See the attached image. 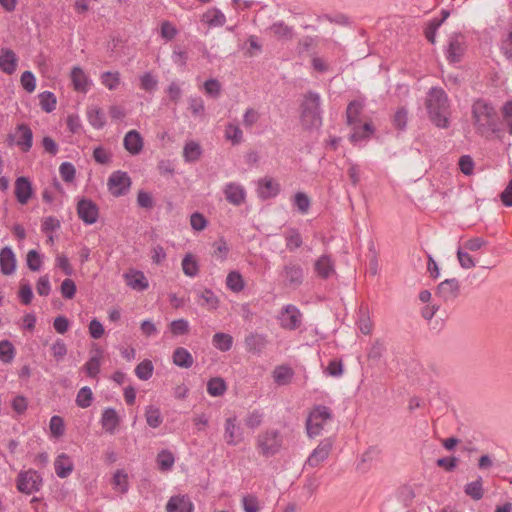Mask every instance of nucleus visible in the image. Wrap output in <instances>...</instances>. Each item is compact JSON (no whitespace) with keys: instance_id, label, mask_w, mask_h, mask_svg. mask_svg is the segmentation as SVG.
Listing matches in <instances>:
<instances>
[{"instance_id":"f257e3e1","label":"nucleus","mask_w":512,"mask_h":512,"mask_svg":"<svg viewBox=\"0 0 512 512\" xmlns=\"http://www.w3.org/2000/svg\"><path fill=\"white\" fill-rule=\"evenodd\" d=\"M472 119L476 132L488 138L496 135L501 138L503 129L502 123L495 108L483 99L476 100L472 105Z\"/></svg>"},{"instance_id":"f03ea898","label":"nucleus","mask_w":512,"mask_h":512,"mask_svg":"<svg viewBox=\"0 0 512 512\" xmlns=\"http://www.w3.org/2000/svg\"><path fill=\"white\" fill-rule=\"evenodd\" d=\"M426 108L431 122L438 128L449 127V98L440 87H432L427 93Z\"/></svg>"},{"instance_id":"7ed1b4c3","label":"nucleus","mask_w":512,"mask_h":512,"mask_svg":"<svg viewBox=\"0 0 512 512\" xmlns=\"http://www.w3.org/2000/svg\"><path fill=\"white\" fill-rule=\"evenodd\" d=\"M321 98L317 92L308 91L300 105V122L305 130L318 128L322 125L320 108Z\"/></svg>"},{"instance_id":"20e7f679","label":"nucleus","mask_w":512,"mask_h":512,"mask_svg":"<svg viewBox=\"0 0 512 512\" xmlns=\"http://www.w3.org/2000/svg\"><path fill=\"white\" fill-rule=\"evenodd\" d=\"M284 438L277 429H266L256 438V448L260 455L265 458L275 456L282 449Z\"/></svg>"},{"instance_id":"39448f33","label":"nucleus","mask_w":512,"mask_h":512,"mask_svg":"<svg viewBox=\"0 0 512 512\" xmlns=\"http://www.w3.org/2000/svg\"><path fill=\"white\" fill-rule=\"evenodd\" d=\"M332 419L330 408L324 405L315 406L306 419L307 435L314 438L323 430V426L327 420Z\"/></svg>"},{"instance_id":"423d86ee","label":"nucleus","mask_w":512,"mask_h":512,"mask_svg":"<svg viewBox=\"0 0 512 512\" xmlns=\"http://www.w3.org/2000/svg\"><path fill=\"white\" fill-rule=\"evenodd\" d=\"M43 484L42 476L36 470L29 469L21 471L16 480V487L19 492L32 494L38 492Z\"/></svg>"},{"instance_id":"0eeeda50","label":"nucleus","mask_w":512,"mask_h":512,"mask_svg":"<svg viewBox=\"0 0 512 512\" xmlns=\"http://www.w3.org/2000/svg\"><path fill=\"white\" fill-rule=\"evenodd\" d=\"M280 277L283 279L285 286L295 289L304 282V269L298 262L289 260L280 271Z\"/></svg>"},{"instance_id":"6e6552de","label":"nucleus","mask_w":512,"mask_h":512,"mask_svg":"<svg viewBox=\"0 0 512 512\" xmlns=\"http://www.w3.org/2000/svg\"><path fill=\"white\" fill-rule=\"evenodd\" d=\"M131 184L132 181L128 173L121 170L112 172L107 181L108 190L115 197L126 195Z\"/></svg>"},{"instance_id":"1a4fd4ad","label":"nucleus","mask_w":512,"mask_h":512,"mask_svg":"<svg viewBox=\"0 0 512 512\" xmlns=\"http://www.w3.org/2000/svg\"><path fill=\"white\" fill-rule=\"evenodd\" d=\"M466 51L464 36L461 33H454L449 37L447 49L445 50L446 59L450 64L459 63Z\"/></svg>"},{"instance_id":"9d476101","label":"nucleus","mask_w":512,"mask_h":512,"mask_svg":"<svg viewBox=\"0 0 512 512\" xmlns=\"http://www.w3.org/2000/svg\"><path fill=\"white\" fill-rule=\"evenodd\" d=\"M279 321L283 329L296 330L302 324V313L295 305L287 304L281 310Z\"/></svg>"},{"instance_id":"9b49d317","label":"nucleus","mask_w":512,"mask_h":512,"mask_svg":"<svg viewBox=\"0 0 512 512\" xmlns=\"http://www.w3.org/2000/svg\"><path fill=\"white\" fill-rule=\"evenodd\" d=\"M77 214L86 225H92L98 220L99 208L91 199L82 198L77 203Z\"/></svg>"},{"instance_id":"f8f14e48","label":"nucleus","mask_w":512,"mask_h":512,"mask_svg":"<svg viewBox=\"0 0 512 512\" xmlns=\"http://www.w3.org/2000/svg\"><path fill=\"white\" fill-rule=\"evenodd\" d=\"M332 445L333 442L331 438L323 439L307 458L304 464V468L306 466L312 468L318 467L322 462H324L328 458L332 449Z\"/></svg>"},{"instance_id":"ddd939ff","label":"nucleus","mask_w":512,"mask_h":512,"mask_svg":"<svg viewBox=\"0 0 512 512\" xmlns=\"http://www.w3.org/2000/svg\"><path fill=\"white\" fill-rule=\"evenodd\" d=\"M435 294L444 302L453 301L460 295V283L456 278L445 279L438 284Z\"/></svg>"},{"instance_id":"4468645a","label":"nucleus","mask_w":512,"mask_h":512,"mask_svg":"<svg viewBox=\"0 0 512 512\" xmlns=\"http://www.w3.org/2000/svg\"><path fill=\"white\" fill-rule=\"evenodd\" d=\"M236 416L225 420L224 440L229 446H237L244 439L243 430L236 423Z\"/></svg>"},{"instance_id":"2eb2a0df","label":"nucleus","mask_w":512,"mask_h":512,"mask_svg":"<svg viewBox=\"0 0 512 512\" xmlns=\"http://www.w3.org/2000/svg\"><path fill=\"white\" fill-rule=\"evenodd\" d=\"M14 194H15L16 200L20 204L25 205L28 203V201L31 199V197L34 194L32 183L28 177L20 176V177L16 178Z\"/></svg>"},{"instance_id":"dca6fc26","label":"nucleus","mask_w":512,"mask_h":512,"mask_svg":"<svg viewBox=\"0 0 512 512\" xmlns=\"http://www.w3.org/2000/svg\"><path fill=\"white\" fill-rule=\"evenodd\" d=\"M16 146L24 153L30 151L33 146V132L30 126L26 123H21L16 126Z\"/></svg>"},{"instance_id":"f3484780","label":"nucleus","mask_w":512,"mask_h":512,"mask_svg":"<svg viewBox=\"0 0 512 512\" xmlns=\"http://www.w3.org/2000/svg\"><path fill=\"white\" fill-rule=\"evenodd\" d=\"M225 199L234 206H240L245 202L246 191L244 187L235 182H229L224 188Z\"/></svg>"},{"instance_id":"a211bd4d","label":"nucleus","mask_w":512,"mask_h":512,"mask_svg":"<svg viewBox=\"0 0 512 512\" xmlns=\"http://www.w3.org/2000/svg\"><path fill=\"white\" fill-rule=\"evenodd\" d=\"M167 512H193L194 505L188 495L172 496L166 504Z\"/></svg>"},{"instance_id":"6ab92c4d","label":"nucleus","mask_w":512,"mask_h":512,"mask_svg":"<svg viewBox=\"0 0 512 512\" xmlns=\"http://www.w3.org/2000/svg\"><path fill=\"white\" fill-rule=\"evenodd\" d=\"M314 271L321 279H328L335 273V263L330 255L320 256L314 263Z\"/></svg>"},{"instance_id":"aec40b11","label":"nucleus","mask_w":512,"mask_h":512,"mask_svg":"<svg viewBox=\"0 0 512 512\" xmlns=\"http://www.w3.org/2000/svg\"><path fill=\"white\" fill-rule=\"evenodd\" d=\"M18 58L10 48L0 49V70L8 75L13 74L17 69Z\"/></svg>"},{"instance_id":"412c9836","label":"nucleus","mask_w":512,"mask_h":512,"mask_svg":"<svg viewBox=\"0 0 512 512\" xmlns=\"http://www.w3.org/2000/svg\"><path fill=\"white\" fill-rule=\"evenodd\" d=\"M16 256L12 248L5 246L0 250V269L4 275H11L16 270Z\"/></svg>"},{"instance_id":"4be33fe9","label":"nucleus","mask_w":512,"mask_h":512,"mask_svg":"<svg viewBox=\"0 0 512 512\" xmlns=\"http://www.w3.org/2000/svg\"><path fill=\"white\" fill-rule=\"evenodd\" d=\"M120 421V417L114 408L107 407L103 410L100 423L107 433L114 434Z\"/></svg>"},{"instance_id":"5701e85b","label":"nucleus","mask_w":512,"mask_h":512,"mask_svg":"<svg viewBox=\"0 0 512 512\" xmlns=\"http://www.w3.org/2000/svg\"><path fill=\"white\" fill-rule=\"evenodd\" d=\"M123 145L130 154L137 155L143 148V138L138 131L130 130L124 136Z\"/></svg>"},{"instance_id":"b1692460","label":"nucleus","mask_w":512,"mask_h":512,"mask_svg":"<svg viewBox=\"0 0 512 512\" xmlns=\"http://www.w3.org/2000/svg\"><path fill=\"white\" fill-rule=\"evenodd\" d=\"M70 76L75 91L82 93L88 91L90 80L81 67H73Z\"/></svg>"},{"instance_id":"393cba45","label":"nucleus","mask_w":512,"mask_h":512,"mask_svg":"<svg viewBox=\"0 0 512 512\" xmlns=\"http://www.w3.org/2000/svg\"><path fill=\"white\" fill-rule=\"evenodd\" d=\"M125 279L127 285L130 286L132 289L144 291L149 287L148 280L142 271L135 270L131 271L130 273H126Z\"/></svg>"},{"instance_id":"a878e982","label":"nucleus","mask_w":512,"mask_h":512,"mask_svg":"<svg viewBox=\"0 0 512 512\" xmlns=\"http://www.w3.org/2000/svg\"><path fill=\"white\" fill-rule=\"evenodd\" d=\"M173 364L180 368L189 369L194 363L192 354L184 347H178L172 355Z\"/></svg>"},{"instance_id":"bb28decb","label":"nucleus","mask_w":512,"mask_h":512,"mask_svg":"<svg viewBox=\"0 0 512 512\" xmlns=\"http://www.w3.org/2000/svg\"><path fill=\"white\" fill-rule=\"evenodd\" d=\"M87 118L90 125L95 129H102L106 125V116L101 108L91 105L87 108Z\"/></svg>"},{"instance_id":"cd10ccee","label":"nucleus","mask_w":512,"mask_h":512,"mask_svg":"<svg viewBox=\"0 0 512 512\" xmlns=\"http://www.w3.org/2000/svg\"><path fill=\"white\" fill-rule=\"evenodd\" d=\"M266 344V337L262 334H250L245 338L246 349L253 354H261Z\"/></svg>"},{"instance_id":"c85d7f7f","label":"nucleus","mask_w":512,"mask_h":512,"mask_svg":"<svg viewBox=\"0 0 512 512\" xmlns=\"http://www.w3.org/2000/svg\"><path fill=\"white\" fill-rule=\"evenodd\" d=\"M196 302L208 310H215L219 306V299L211 289H205L198 293Z\"/></svg>"},{"instance_id":"c756f323","label":"nucleus","mask_w":512,"mask_h":512,"mask_svg":"<svg viewBox=\"0 0 512 512\" xmlns=\"http://www.w3.org/2000/svg\"><path fill=\"white\" fill-rule=\"evenodd\" d=\"M54 468L56 475L59 478H66L73 471V463L70 461L68 455L62 453L56 458L54 462Z\"/></svg>"},{"instance_id":"7c9ffc66","label":"nucleus","mask_w":512,"mask_h":512,"mask_svg":"<svg viewBox=\"0 0 512 512\" xmlns=\"http://www.w3.org/2000/svg\"><path fill=\"white\" fill-rule=\"evenodd\" d=\"M269 30L278 40L289 41L294 37L293 27L286 25L283 21L274 22Z\"/></svg>"},{"instance_id":"2f4dec72","label":"nucleus","mask_w":512,"mask_h":512,"mask_svg":"<svg viewBox=\"0 0 512 512\" xmlns=\"http://www.w3.org/2000/svg\"><path fill=\"white\" fill-rule=\"evenodd\" d=\"M279 193V185L275 184L272 179L264 178L259 181L258 194L259 197L266 200L275 197Z\"/></svg>"},{"instance_id":"473e14b6","label":"nucleus","mask_w":512,"mask_h":512,"mask_svg":"<svg viewBox=\"0 0 512 512\" xmlns=\"http://www.w3.org/2000/svg\"><path fill=\"white\" fill-rule=\"evenodd\" d=\"M375 132V128L370 122L364 123L362 126L353 125V133L350 135V141L357 143L371 137Z\"/></svg>"},{"instance_id":"72a5a7b5","label":"nucleus","mask_w":512,"mask_h":512,"mask_svg":"<svg viewBox=\"0 0 512 512\" xmlns=\"http://www.w3.org/2000/svg\"><path fill=\"white\" fill-rule=\"evenodd\" d=\"M286 248L293 252L303 244L302 236L297 228H289L284 233Z\"/></svg>"},{"instance_id":"f704fd0d","label":"nucleus","mask_w":512,"mask_h":512,"mask_svg":"<svg viewBox=\"0 0 512 512\" xmlns=\"http://www.w3.org/2000/svg\"><path fill=\"white\" fill-rule=\"evenodd\" d=\"M464 492L475 501L481 500L484 496L482 477L479 476L475 481L467 483L464 487Z\"/></svg>"},{"instance_id":"c9c22d12","label":"nucleus","mask_w":512,"mask_h":512,"mask_svg":"<svg viewBox=\"0 0 512 512\" xmlns=\"http://www.w3.org/2000/svg\"><path fill=\"white\" fill-rule=\"evenodd\" d=\"M102 350L96 349V354L85 363L84 370L88 377L96 378L100 372Z\"/></svg>"},{"instance_id":"e433bc0d","label":"nucleus","mask_w":512,"mask_h":512,"mask_svg":"<svg viewBox=\"0 0 512 512\" xmlns=\"http://www.w3.org/2000/svg\"><path fill=\"white\" fill-rule=\"evenodd\" d=\"M363 107V103L358 100H353L348 104L346 109V118L348 125L353 126L360 122L359 115L361 114Z\"/></svg>"},{"instance_id":"4c0bfd02","label":"nucleus","mask_w":512,"mask_h":512,"mask_svg":"<svg viewBox=\"0 0 512 512\" xmlns=\"http://www.w3.org/2000/svg\"><path fill=\"white\" fill-rule=\"evenodd\" d=\"M212 344L216 349L227 352L232 348L233 337L223 332H217L212 337Z\"/></svg>"},{"instance_id":"58836bf2","label":"nucleus","mask_w":512,"mask_h":512,"mask_svg":"<svg viewBox=\"0 0 512 512\" xmlns=\"http://www.w3.org/2000/svg\"><path fill=\"white\" fill-rule=\"evenodd\" d=\"M227 390L226 382L221 377H213L207 382V392L210 396H222Z\"/></svg>"},{"instance_id":"ea45409f","label":"nucleus","mask_w":512,"mask_h":512,"mask_svg":"<svg viewBox=\"0 0 512 512\" xmlns=\"http://www.w3.org/2000/svg\"><path fill=\"white\" fill-rule=\"evenodd\" d=\"M294 375L292 368L289 366H277L273 371V378L278 385H285L290 382Z\"/></svg>"},{"instance_id":"a19ab883","label":"nucleus","mask_w":512,"mask_h":512,"mask_svg":"<svg viewBox=\"0 0 512 512\" xmlns=\"http://www.w3.org/2000/svg\"><path fill=\"white\" fill-rule=\"evenodd\" d=\"M226 286L232 292L238 293L244 289L245 283L238 271H231L226 277Z\"/></svg>"},{"instance_id":"79ce46f5","label":"nucleus","mask_w":512,"mask_h":512,"mask_svg":"<svg viewBox=\"0 0 512 512\" xmlns=\"http://www.w3.org/2000/svg\"><path fill=\"white\" fill-rule=\"evenodd\" d=\"M41 109L46 113H51L56 109L57 99L54 93L44 91L39 94Z\"/></svg>"},{"instance_id":"37998d69","label":"nucleus","mask_w":512,"mask_h":512,"mask_svg":"<svg viewBox=\"0 0 512 512\" xmlns=\"http://www.w3.org/2000/svg\"><path fill=\"white\" fill-rule=\"evenodd\" d=\"M202 150L198 143L190 141L185 144L183 149V157L186 162H195L201 156Z\"/></svg>"},{"instance_id":"c03bdc74","label":"nucleus","mask_w":512,"mask_h":512,"mask_svg":"<svg viewBox=\"0 0 512 512\" xmlns=\"http://www.w3.org/2000/svg\"><path fill=\"white\" fill-rule=\"evenodd\" d=\"M93 399L91 388L84 386L78 391L75 402L78 407L85 409L91 406Z\"/></svg>"},{"instance_id":"a18cd8bd","label":"nucleus","mask_w":512,"mask_h":512,"mask_svg":"<svg viewBox=\"0 0 512 512\" xmlns=\"http://www.w3.org/2000/svg\"><path fill=\"white\" fill-rule=\"evenodd\" d=\"M154 371V366L151 360L144 359L135 368L136 376L143 381L149 380Z\"/></svg>"},{"instance_id":"49530a36","label":"nucleus","mask_w":512,"mask_h":512,"mask_svg":"<svg viewBox=\"0 0 512 512\" xmlns=\"http://www.w3.org/2000/svg\"><path fill=\"white\" fill-rule=\"evenodd\" d=\"M145 417H146L147 424L151 428L159 427L163 421V417L161 415L160 409L153 405H150L146 408Z\"/></svg>"},{"instance_id":"de8ad7c7","label":"nucleus","mask_w":512,"mask_h":512,"mask_svg":"<svg viewBox=\"0 0 512 512\" xmlns=\"http://www.w3.org/2000/svg\"><path fill=\"white\" fill-rule=\"evenodd\" d=\"M182 269L186 276L195 277L199 272L198 262L192 254H186L182 259Z\"/></svg>"},{"instance_id":"09e8293b","label":"nucleus","mask_w":512,"mask_h":512,"mask_svg":"<svg viewBox=\"0 0 512 512\" xmlns=\"http://www.w3.org/2000/svg\"><path fill=\"white\" fill-rule=\"evenodd\" d=\"M102 84L109 90H116L120 84V73L118 71H106L101 74Z\"/></svg>"},{"instance_id":"8fccbe9b","label":"nucleus","mask_w":512,"mask_h":512,"mask_svg":"<svg viewBox=\"0 0 512 512\" xmlns=\"http://www.w3.org/2000/svg\"><path fill=\"white\" fill-rule=\"evenodd\" d=\"M175 462L174 455L168 450H162L157 455V464L161 471L170 470Z\"/></svg>"},{"instance_id":"3c124183","label":"nucleus","mask_w":512,"mask_h":512,"mask_svg":"<svg viewBox=\"0 0 512 512\" xmlns=\"http://www.w3.org/2000/svg\"><path fill=\"white\" fill-rule=\"evenodd\" d=\"M169 330L173 336L187 335L190 331L189 322L183 318L173 320L169 324Z\"/></svg>"},{"instance_id":"603ef678","label":"nucleus","mask_w":512,"mask_h":512,"mask_svg":"<svg viewBox=\"0 0 512 512\" xmlns=\"http://www.w3.org/2000/svg\"><path fill=\"white\" fill-rule=\"evenodd\" d=\"M15 357V347L8 340L0 342V360L3 363H11Z\"/></svg>"},{"instance_id":"864d4df0","label":"nucleus","mask_w":512,"mask_h":512,"mask_svg":"<svg viewBox=\"0 0 512 512\" xmlns=\"http://www.w3.org/2000/svg\"><path fill=\"white\" fill-rule=\"evenodd\" d=\"M263 419L264 413L259 409H255L251 412H248L244 419V423L249 429L254 430L262 424Z\"/></svg>"},{"instance_id":"5fc2aeb1","label":"nucleus","mask_w":512,"mask_h":512,"mask_svg":"<svg viewBox=\"0 0 512 512\" xmlns=\"http://www.w3.org/2000/svg\"><path fill=\"white\" fill-rule=\"evenodd\" d=\"M407 121L408 110L405 107L398 108L392 119L394 128L400 131H404L407 126Z\"/></svg>"},{"instance_id":"6e6d98bb","label":"nucleus","mask_w":512,"mask_h":512,"mask_svg":"<svg viewBox=\"0 0 512 512\" xmlns=\"http://www.w3.org/2000/svg\"><path fill=\"white\" fill-rule=\"evenodd\" d=\"M241 502L244 512L260 511L259 500L254 494H247L243 496Z\"/></svg>"},{"instance_id":"4d7b16f0","label":"nucleus","mask_w":512,"mask_h":512,"mask_svg":"<svg viewBox=\"0 0 512 512\" xmlns=\"http://www.w3.org/2000/svg\"><path fill=\"white\" fill-rule=\"evenodd\" d=\"M294 205L297 207L301 214H306L310 208L311 201L306 193L297 192L294 195Z\"/></svg>"},{"instance_id":"13d9d810","label":"nucleus","mask_w":512,"mask_h":512,"mask_svg":"<svg viewBox=\"0 0 512 512\" xmlns=\"http://www.w3.org/2000/svg\"><path fill=\"white\" fill-rule=\"evenodd\" d=\"M59 173L64 182L71 183L75 179L76 169L72 163L62 162L59 167Z\"/></svg>"},{"instance_id":"bf43d9fd","label":"nucleus","mask_w":512,"mask_h":512,"mask_svg":"<svg viewBox=\"0 0 512 512\" xmlns=\"http://www.w3.org/2000/svg\"><path fill=\"white\" fill-rule=\"evenodd\" d=\"M358 326H359L360 331L364 335H369L371 333V331H372V324H371L370 319L368 317L367 309H364L363 306H361L360 309H359Z\"/></svg>"},{"instance_id":"052dcab7","label":"nucleus","mask_w":512,"mask_h":512,"mask_svg":"<svg viewBox=\"0 0 512 512\" xmlns=\"http://www.w3.org/2000/svg\"><path fill=\"white\" fill-rule=\"evenodd\" d=\"M112 154L103 146H97L93 150V159L101 165H106L111 162Z\"/></svg>"},{"instance_id":"680f3d73","label":"nucleus","mask_w":512,"mask_h":512,"mask_svg":"<svg viewBox=\"0 0 512 512\" xmlns=\"http://www.w3.org/2000/svg\"><path fill=\"white\" fill-rule=\"evenodd\" d=\"M49 428H50L51 434L54 437H57V438L61 437L65 432L63 418L58 415L52 416L50 419Z\"/></svg>"},{"instance_id":"e2e57ef3","label":"nucleus","mask_w":512,"mask_h":512,"mask_svg":"<svg viewBox=\"0 0 512 512\" xmlns=\"http://www.w3.org/2000/svg\"><path fill=\"white\" fill-rule=\"evenodd\" d=\"M77 288L75 282L70 279L66 278L62 281L60 286V292L63 298L65 299H72L74 298L76 294Z\"/></svg>"},{"instance_id":"0e129e2a","label":"nucleus","mask_w":512,"mask_h":512,"mask_svg":"<svg viewBox=\"0 0 512 512\" xmlns=\"http://www.w3.org/2000/svg\"><path fill=\"white\" fill-rule=\"evenodd\" d=\"M225 136L233 144H239L243 139V132L237 125L228 124L225 130Z\"/></svg>"},{"instance_id":"69168bd1","label":"nucleus","mask_w":512,"mask_h":512,"mask_svg":"<svg viewBox=\"0 0 512 512\" xmlns=\"http://www.w3.org/2000/svg\"><path fill=\"white\" fill-rule=\"evenodd\" d=\"M26 260H27V266L31 271L37 272L40 270L41 265H42V260H41L40 254L37 250H34V249L30 250L27 253Z\"/></svg>"},{"instance_id":"338daca9","label":"nucleus","mask_w":512,"mask_h":512,"mask_svg":"<svg viewBox=\"0 0 512 512\" xmlns=\"http://www.w3.org/2000/svg\"><path fill=\"white\" fill-rule=\"evenodd\" d=\"M157 84V79L150 72H145L140 77V88L144 91L151 92L155 90L157 88Z\"/></svg>"},{"instance_id":"774afa93","label":"nucleus","mask_w":512,"mask_h":512,"mask_svg":"<svg viewBox=\"0 0 512 512\" xmlns=\"http://www.w3.org/2000/svg\"><path fill=\"white\" fill-rule=\"evenodd\" d=\"M500 51L507 60L512 62V30L501 40Z\"/></svg>"}]
</instances>
